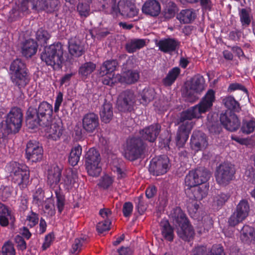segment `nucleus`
<instances>
[{
    "mask_svg": "<svg viewBox=\"0 0 255 255\" xmlns=\"http://www.w3.org/2000/svg\"><path fill=\"white\" fill-rule=\"evenodd\" d=\"M230 196L228 193L220 192L214 197V203L218 207L221 208L227 202Z\"/></svg>",
    "mask_w": 255,
    "mask_h": 255,
    "instance_id": "obj_51",
    "label": "nucleus"
},
{
    "mask_svg": "<svg viewBox=\"0 0 255 255\" xmlns=\"http://www.w3.org/2000/svg\"><path fill=\"white\" fill-rule=\"evenodd\" d=\"M20 203L19 210L21 211H25L28 208V198L26 194L22 195L19 198Z\"/></svg>",
    "mask_w": 255,
    "mask_h": 255,
    "instance_id": "obj_63",
    "label": "nucleus"
},
{
    "mask_svg": "<svg viewBox=\"0 0 255 255\" xmlns=\"http://www.w3.org/2000/svg\"><path fill=\"white\" fill-rule=\"evenodd\" d=\"M170 216L172 219L173 222L177 225L188 220L185 213L178 207H176L172 209Z\"/></svg>",
    "mask_w": 255,
    "mask_h": 255,
    "instance_id": "obj_37",
    "label": "nucleus"
},
{
    "mask_svg": "<svg viewBox=\"0 0 255 255\" xmlns=\"http://www.w3.org/2000/svg\"><path fill=\"white\" fill-rule=\"evenodd\" d=\"M208 189V186L202 184L192 188H186L185 192L190 199L200 201L206 197Z\"/></svg>",
    "mask_w": 255,
    "mask_h": 255,
    "instance_id": "obj_22",
    "label": "nucleus"
},
{
    "mask_svg": "<svg viewBox=\"0 0 255 255\" xmlns=\"http://www.w3.org/2000/svg\"><path fill=\"white\" fill-rule=\"evenodd\" d=\"M101 76L103 77L102 82L104 85L112 86L118 82L117 75L115 76V74H107Z\"/></svg>",
    "mask_w": 255,
    "mask_h": 255,
    "instance_id": "obj_57",
    "label": "nucleus"
},
{
    "mask_svg": "<svg viewBox=\"0 0 255 255\" xmlns=\"http://www.w3.org/2000/svg\"><path fill=\"white\" fill-rule=\"evenodd\" d=\"M239 15L243 29L248 27L251 22L249 11L246 8L239 9Z\"/></svg>",
    "mask_w": 255,
    "mask_h": 255,
    "instance_id": "obj_50",
    "label": "nucleus"
},
{
    "mask_svg": "<svg viewBox=\"0 0 255 255\" xmlns=\"http://www.w3.org/2000/svg\"><path fill=\"white\" fill-rule=\"evenodd\" d=\"M135 209L140 215H142L147 208L142 195H140L135 200Z\"/></svg>",
    "mask_w": 255,
    "mask_h": 255,
    "instance_id": "obj_55",
    "label": "nucleus"
},
{
    "mask_svg": "<svg viewBox=\"0 0 255 255\" xmlns=\"http://www.w3.org/2000/svg\"><path fill=\"white\" fill-rule=\"evenodd\" d=\"M96 64L92 62H86L83 64L79 69V74L82 77L87 78L95 70Z\"/></svg>",
    "mask_w": 255,
    "mask_h": 255,
    "instance_id": "obj_46",
    "label": "nucleus"
},
{
    "mask_svg": "<svg viewBox=\"0 0 255 255\" xmlns=\"http://www.w3.org/2000/svg\"><path fill=\"white\" fill-rule=\"evenodd\" d=\"M126 59V62L123 63L122 64V71L134 70L136 66L135 59L134 56H130L128 57V55L126 54L120 55L119 58L120 63L122 62V60Z\"/></svg>",
    "mask_w": 255,
    "mask_h": 255,
    "instance_id": "obj_38",
    "label": "nucleus"
},
{
    "mask_svg": "<svg viewBox=\"0 0 255 255\" xmlns=\"http://www.w3.org/2000/svg\"><path fill=\"white\" fill-rule=\"evenodd\" d=\"M140 95L141 96L140 103L146 105L154 99L155 92L153 89L147 87L142 90Z\"/></svg>",
    "mask_w": 255,
    "mask_h": 255,
    "instance_id": "obj_39",
    "label": "nucleus"
},
{
    "mask_svg": "<svg viewBox=\"0 0 255 255\" xmlns=\"http://www.w3.org/2000/svg\"><path fill=\"white\" fill-rule=\"evenodd\" d=\"M111 222L109 219L99 222L96 227L97 231L99 234H102L110 229Z\"/></svg>",
    "mask_w": 255,
    "mask_h": 255,
    "instance_id": "obj_58",
    "label": "nucleus"
},
{
    "mask_svg": "<svg viewBox=\"0 0 255 255\" xmlns=\"http://www.w3.org/2000/svg\"><path fill=\"white\" fill-rule=\"evenodd\" d=\"M140 77V72L138 69L122 71L121 74H117V78L118 82L128 85L136 83Z\"/></svg>",
    "mask_w": 255,
    "mask_h": 255,
    "instance_id": "obj_19",
    "label": "nucleus"
},
{
    "mask_svg": "<svg viewBox=\"0 0 255 255\" xmlns=\"http://www.w3.org/2000/svg\"><path fill=\"white\" fill-rule=\"evenodd\" d=\"M68 48L70 54L76 57L81 56L85 52L81 42L76 39H71L69 41Z\"/></svg>",
    "mask_w": 255,
    "mask_h": 255,
    "instance_id": "obj_34",
    "label": "nucleus"
},
{
    "mask_svg": "<svg viewBox=\"0 0 255 255\" xmlns=\"http://www.w3.org/2000/svg\"><path fill=\"white\" fill-rule=\"evenodd\" d=\"M114 181L113 177L105 174L101 177L98 185L100 188L106 190L113 184Z\"/></svg>",
    "mask_w": 255,
    "mask_h": 255,
    "instance_id": "obj_52",
    "label": "nucleus"
},
{
    "mask_svg": "<svg viewBox=\"0 0 255 255\" xmlns=\"http://www.w3.org/2000/svg\"><path fill=\"white\" fill-rule=\"evenodd\" d=\"M223 102L227 110L232 112H239L241 108L239 103L235 99L234 97L229 96L223 99Z\"/></svg>",
    "mask_w": 255,
    "mask_h": 255,
    "instance_id": "obj_42",
    "label": "nucleus"
},
{
    "mask_svg": "<svg viewBox=\"0 0 255 255\" xmlns=\"http://www.w3.org/2000/svg\"><path fill=\"white\" fill-rule=\"evenodd\" d=\"M63 51L62 43L60 42H55L48 46H45L41 53L40 58L47 66L59 67L64 61Z\"/></svg>",
    "mask_w": 255,
    "mask_h": 255,
    "instance_id": "obj_6",
    "label": "nucleus"
},
{
    "mask_svg": "<svg viewBox=\"0 0 255 255\" xmlns=\"http://www.w3.org/2000/svg\"><path fill=\"white\" fill-rule=\"evenodd\" d=\"M147 144L139 137H129L127 139L125 156L130 161L140 158L145 153Z\"/></svg>",
    "mask_w": 255,
    "mask_h": 255,
    "instance_id": "obj_8",
    "label": "nucleus"
},
{
    "mask_svg": "<svg viewBox=\"0 0 255 255\" xmlns=\"http://www.w3.org/2000/svg\"><path fill=\"white\" fill-rule=\"evenodd\" d=\"M196 13L194 9H182L177 14L176 18L181 23H190L196 18Z\"/></svg>",
    "mask_w": 255,
    "mask_h": 255,
    "instance_id": "obj_30",
    "label": "nucleus"
},
{
    "mask_svg": "<svg viewBox=\"0 0 255 255\" xmlns=\"http://www.w3.org/2000/svg\"><path fill=\"white\" fill-rule=\"evenodd\" d=\"M23 121V114L20 108L14 107L7 114L5 120L0 125L5 129V134H15L19 132Z\"/></svg>",
    "mask_w": 255,
    "mask_h": 255,
    "instance_id": "obj_7",
    "label": "nucleus"
},
{
    "mask_svg": "<svg viewBox=\"0 0 255 255\" xmlns=\"http://www.w3.org/2000/svg\"><path fill=\"white\" fill-rule=\"evenodd\" d=\"M145 45L146 42L144 39H131L126 44L125 49L128 53H133Z\"/></svg>",
    "mask_w": 255,
    "mask_h": 255,
    "instance_id": "obj_31",
    "label": "nucleus"
},
{
    "mask_svg": "<svg viewBox=\"0 0 255 255\" xmlns=\"http://www.w3.org/2000/svg\"><path fill=\"white\" fill-rule=\"evenodd\" d=\"M43 149L41 143L35 140H29L26 144L25 158L32 162L40 161L43 157Z\"/></svg>",
    "mask_w": 255,
    "mask_h": 255,
    "instance_id": "obj_13",
    "label": "nucleus"
},
{
    "mask_svg": "<svg viewBox=\"0 0 255 255\" xmlns=\"http://www.w3.org/2000/svg\"><path fill=\"white\" fill-rule=\"evenodd\" d=\"M43 127L46 128L45 130L49 139L57 140L62 134L61 128L56 123L52 124V122H51L49 126Z\"/></svg>",
    "mask_w": 255,
    "mask_h": 255,
    "instance_id": "obj_32",
    "label": "nucleus"
},
{
    "mask_svg": "<svg viewBox=\"0 0 255 255\" xmlns=\"http://www.w3.org/2000/svg\"><path fill=\"white\" fill-rule=\"evenodd\" d=\"M178 226L180 228L177 231V235L180 239L187 242H189L193 239L195 232L189 220L178 225Z\"/></svg>",
    "mask_w": 255,
    "mask_h": 255,
    "instance_id": "obj_24",
    "label": "nucleus"
},
{
    "mask_svg": "<svg viewBox=\"0 0 255 255\" xmlns=\"http://www.w3.org/2000/svg\"><path fill=\"white\" fill-rule=\"evenodd\" d=\"M156 45L160 51L164 53H171L178 50L180 42L174 38L168 37L159 40Z\"/></svg>",
    "mask_w": 255,
    "mask_h": 255,
    "instance_id": "obj_17",
    "label": "nucleus"
},
{
    "mask_svg": "<svg viewBox=\"0 0 255 255\" xmlns=\"http://www.w3.org/2000/svg\"><path fill=\"white\" fill-rule=\"evenodd\" d=\"M204 78L202 76L198 75L195 76L192 80L190 86L191 90L196 93H200L204 90Z\"/></svg>",
    "mask_w": 255,
    "mask_h": 255,
    "instance_id": "obj_44",
    "label": "nucleus"
},
{
    "mask_svg": "<svg viewBox=\"0 0 255 255\" xmlns=\"http://www.w3.org/2000/svg\"><path fill=\"white\" fill-rule=\"evenodd\" d=\"M40 207L42 208L43 212L49 217L54 216L56 213L54 201L51 198H46L43 206Z\"/></svg>",
    "mask_w": 255,
    "mask_h": 255,
    "instance_id": "obj_47",
    "label": "nucleus"
},
{
    "mask_svg": "<svg viewBox=\"0 0 255 255\" xmlns=\"http://www.w3.org/2000/svg\"><path fill=\"white\" fill-rule=\"evenodd\" d=\"M240 234V238L243 243L250 244L255 242V230L249 225H244L241 230Z\"/></svg>",
    "mask_w": 255,
    "mask_h": 255,
    "instance_id": "obj_28",
    "label": "nucleus"
},
{
    "mask_svg": "<svg viewBox=\"0 0 255 255\" xmlns=\"http://www.w3.org/2000/svg\"><path fill=\"white\" fill-rule=\"evenodd\" d=\"M77 182V174L72 170H68L63 175L61 184L65 190H69L75 187V184L78 185Z\"/></svg>",
    "mask_w": 255,
    "mask_h": 255,
    "instance_id": "obj_27",
    "label": "nucleus"
},
{
    "mask_svg": "<svg viewBox=\"0 0 255 255\" xmlns=\"http://www.w3.org/2000/svg\"><path fill=\"white\" fill-rule=\"evenodd\" d=\"M62 170L57 165L51 167L48 170L47 182L50 186H54V191L56 198V207L60 214L65 205V197L59 186H58L61 177Z\"/></svg>",
    "mask_w": 255,
    "mask_h": 255,
    "instance_id": "obj_4",
    "label": "nucleus"
},
{
    "mask_svg": "<svg viewBox=\"0 0 255 255\" xmlns=\"http://www.w3.org/2000/svg\"><path fill=\"white\" fill-rule=\"evenodd\" d=\"M135 103V96L133 91L127 90L123 91L118 100L117 105L119 111L122 112H131Z\"/></svg>",
    "mask_w": 255,
    "mask_h": 255,
    "instance_id": "obj_15",
    "label": "nucleus"
},
{
    "mask_svg": "<svg viewBox=\"0 0 255 255\" xmlns=\"http://www.w3.org/2000/svg\"><path fill=\"white\" fill-rule=\"evenodd\" d=\"M10 80L13 85L19 91H22L28 85L31 80L30 73L24 61L17 58L9 66Z\"/></svg>",
    "mask_w": 255,
    "mask_h": 255,
    "instance_id": "obj_3",
    "label": "nucleus"
},
{
    "mask_svg": "<svg viewBox=\"0 0 255 255\" xmlns=\"http://www.w3.org/2000/svg\"><path fill=\"white\" fill-rule=\"evenodd\" d=\"M169 168V159L164 155L152 159L149 165V171L153 175L166 173Z\"/></svg>",
    "mask_w": 255,
    "mask_h": 255,
    "instance_id": "obj_14",
    "label": "nucleus"
},
{
    "mask_svg": "<svg viewBox=\"0 0 255 255\" xmlns=\"http://www.w3.org/2000/svg\"><path fill=\"white\" fill-rule=\"evenodd\" d=\"M178 7L176 4L173 1H169L162 12L164 19L168 20L173 18L175 16Z\"/></svg>",
    "mask_w": 255,
    "mask_h": 255,
    "instance_id": "obj_45",
    "label": "nucleus"
},
{
    "mask_svg": "<svg viewBox=\"0 0 255 255\" xmlns=\"http://www.w3.org/2000/svg\"><path fill=\"white\" fill-rule=\"evenodd\" d=\"M99 126L97 115L90 113L86 114L82 119V127L88 133H93Z\"/></svg>",
    "mask_w": 255,
    "mask_h": 255,
    "instance_id": "obj_20",
    "label": "nucleus"
},
{
    "mask_svg": "<svg viewBox=\"0 0 255 255\" xmlns=\"http://www.w3.org/2000/svg\"><path fill=\"white\" fill-rule=\"evenodd\" d=\"M38 214L31 210L26 217L25 222H27V226L33 228L38 224Z\"/></svg>",
    "mask_w": 255,
    "mask_h": 255,
    "instance_id": "obj_53",
    "label": "nucleus"
},
{
    "mask_svg": "<svg viewBox=\"0 0 255 255\" xmlns=\"http://www.w3.org/2000/svg\"><path fill=\"white\" fill-rule=\"evenodd\" d=\"M142 12L147 16L155 17L161 12V6L156 0H147L142 5Z\"/></svg>",
    "mask_w": 255,
    "mask_h": 255,
    "instance_id": "obj_23",
    "label": "nucleus"
},
{
    "mask_svg": "<svg viewBox=\"0 0 255 255\" xmlns=\"http://www.w3.org/2000/svg\"><path fill=\"white\" fill-rule=\"evenodd\" d=\"M210 250L206 246H198L192 250L191 255H209Z\"/></svg>",
    "mask_w": 255,
    "mask_h": 255,
    "instance_id": "obj_60",
    "label": "nucleus"
},
{
    "mask_svg": "<svg viewBox=\"0 0 255 255\" xmlns=\"http://www.w3.org/2000/svg\"><path fill=\"white\" fill-rule=\"evenodd\" d=\"M14 241L16 244L18 250L22 252L25 251L27 248V244L24 238L20 235H17L14 238Z\"/></svg>",
    "mask_w": 255,
    "mask_h": 255,
    "instance_id": "obj_59",
    "label": "nucleus"
},
{
    "mask_svg": "<svg viewBox=\"0 0 255 255\" xmlns=\"http://www.w3.org/2000/svg\"><path fill=\"white\" fill-rule=\"evenodd\" d=\"M215 100V92L209 90L199 104L182 111L179 118V126L176 137V145L178 147L184 146L189 138V134L195 123L191 121L199 119L202 114L209 111Z\"/></svg>",
    "mask_w": 255,
    "mask_h": 255,
    "instance_id": "obj_1",
    "label": "nucleus"
},
{
    "mask_svg": "<svg viewBox=\"0 0 255 255\" xmlns=\"http://www.w3.org/2000/svg\"><path fill=\"white\" fill-rule=\"evenodd\" d=\"M101 120L105 123H109L113 116L112 105L110 103H105L100 112Z\"/></svg>",
    "mask_w": 255,
    "mask_h": 255,
    "instance_id": "obj_36",
    "label": "nucleus"
},
{
    "mask_svg": "<svg viewBox=\"0 0 255 255\" xmlns=\"http://www.w3.org/2000/svg\"><path fill=\"white\" fill-rule=\"evenodd\" d=\"M250 205L246 200L243 199L237 205L236 210L230 216L228 223L230 226L235 227L244 220L249 215Z\"/></svg>",
    "mask_w": 255,
    "mask_h": 255,
    "instance_id": "obj_12",
    "label": "nucleus"
},
{
    "mask_svg": "<svg viewBox=\"0 0 255 255\" xmlns=\"http://www.w3.org/2000/svg\"><path fill=\"white\" fill-rule=\"evenodd\" d=\"M77 11L81 17H88L90 12V5L86 3H79L77 6Z\"/></svg>",
    "mask_w": 255,
    "mask_h": 255,
    "instance_id": "obj_56",
    "label": "nucleus"
},
{
    "mask_svg": "<svg viewBox=\"0 0 255 255\" xmlns=\"http://www.w3.org/2000/svg\"><path fill=\"white\" fill-rule=\"evenodd\" d=\"M234 166L228 162H224L217 167L215 177L217 183L225 186L235 178Z\"/></svg>",
    "mask_w": 255,
    "mask_h": 255,
    "instance_id": "obj_11",
    "label": "nucleus"
},
{
    "mask_svg": "<svg viewBox=\"0 0 255 255\" xmlns=\"http://www.w3.org/2000/svg\"><path fill=\"white\" fill-rule=\"evenodd\" d=\"M90 242V238L87 235H83L76 238L72 245L71 253L78 255Z\"/></svg>",
    "mask_w": 255,
    "mask_h": 255,
    "instance_id": "obj_29",
    "label": "nucleus"
},
{
    "mask_svg": "<svg viewBox=\"0 0 255 255\" xmlns=\"http://www.w3.org/2000/svg\"><path fill=\"white\" fill-rule=\"evenodd\" d=\"M220 121L224 128L230 131H236L241 125L237 116L229 110H226L220 114Z\"/></svg>",
    "mask_w": 255,
    "mask_h": 255,
    "instance_id": "obj_16",
    "label": "nucleus"
},
{
    "mask_svg": "<svg viewBox=\"0 0 255 255\" xmlns=\"http://www.w3.org/2000/svg\"><path fill=\"white\" fill-rule=\"evenodd\" d=\"M255 130V120H244L241 127V131L245 134H249Z\"/></svg>",
    "mask_w": 255,
    "mask_h": 255,
    "instance_id": "obj_48",
    "label": "nucleus"
},
{
    "mask_svg": "<svg viewBox=\"0 0 255 255\" xmlns=\"http://www.w3.org/2000/svg\"><path fill=\"white\" fill-rule=\"evenodd\" d=\"M37 48V42L33 39H28L21 43V54L26 58H31L36 53Z\"/></svg>",
    "mask_w": 255,
    "mask_h": 255,
    "instance_id": "obj_25",
    "label": "nucleus"
},
{
    "mask_svg": "<svg viewBox=\"0 0 255 255\" xmlns=\"http://www.w3.org/2000/svg\"><path fill=\"white\" fill-rule=\"evenodd\" d=\"M210 176V172L204 168L190 171L185 178L186 188L205 183L209 179Z\"/></svg>",
    "mask_w": 255,
    "mask_h": 255,
    "instance_id": "obj_10",
    "label": "nucleus"
},
{
    "mask_svg": "<svg viewBox=\"0 0 255 255\" xmlns=\"http://www.w3.org/2000/svg\"><path fill=\"white\" fill-rule=\"evenodd\" d=\"M181 73L180 69L175 67L170 70L165 78L162 80V83L165 87L171 86L176 80Z\"/></svg>",
    "mask_w": 255,
    "mask_h": 255,
    "instance_id": "obj_33",
    "label": "nucleus"
},
{
    "mask_svg": "<svg viewBox=\"0 0 255 255\" xmlns=\"http://www.w3.org/2000/svg\"><path fill=\"white\" fill-rule=\"evenodd\" d=\"M191 147L195 151L205 148L208 144L207 136L203 132L198 130L193 131L190 139Z\"/></svg>",
    "mask_w": 255,
    "mask_h": 255,
    "instance_id": "obj_21",
    "label": "nucleus"
},
{
    "mask_svg": "<svg viewBox=\"0 0 255 255\" xmlns=\"http://www.w3.org/2000/svg\"><path fill=\"white\" fill-rule=\"evenodd\" d=\"M82 148L80 145L72 148L69 156V163L73 166L77 164L82 154Z\"/></svg>",
    "mask_w": 255,
    "mask_h": 255,
    "instance_id": "obj_41",
    "label": "nucleus"
},
{
    "mask_svg": "<svg viewBox=\"0 0 255 255\" xmlns=\"http://www.w3.org/2000/svg\"><path fill=\"white\" fill-rule=\"evenodd\" d=\"M86 169L88 174L93 177L98 176L102 171L100 164L101 155L95 148H91L85 156Z\"/></svg>",
    "mask_w": 255,
    "mask_h": 255,
    "instance_id": "obj_9",
    "label": "nucleus"
},
{
    "mask_svg": "<svg viewBox=\"0 0 255 255\" xmlns=\"http://www.w3.org/2000/svg\"><path fill=\"white\" fill-rule=\"evenodd\" d=\"M118 65V62L116 60H107L101 66L100 74L105 75L107 74H115L114 72Z\"/></svg>",
    "mask_w": 255,
    "mask_h": 255,
    "instance_id": "obj_35",
    "label": "nucleus"
},
{
    "mask_svg": "<svg viewBox=\"0 0 255 255\" xmlns=\"http://www.w3.org/2000/svg\"><path fill=\"white\" fill-rule=\"evenodd\" d=\"M51 35L49 32L43 29L39 28L36 33V39L39 42V44L43 46L47 44V41L50 38Z\"/></svg>",
    "mask_w": 255,
    "mask_h": 255,
    "instance_id": "obj_49",
    "label": "nucleus"
},
{
    "mask_svg": "<svg viewBox=\"0 0 255 255\" xmlns=\"http://www.w3.org/2000/svg\"><path fill=\"white\" fill-rule=\"evenodd\" d=\"M9 221L10 225L13 226L15 221V217L13 215H10V216H0V225L3 227H6L9 225Z\"/></svg>",
    "mask_w": 255,
    "mask_h": 255,
    "instance_id": "obj_61",
    "label": "nucleus"
},
{
    "mask_svg": "<svg viewBox=\"0 0 255 255\" xmlns=\"http://www.w3.org/2000/svg\"><path fill=\"white\" fill-rule=\"evenodd\" d=\"M1 253L2 255H15V250L11 241H7L3 244L1 248Z\"/></svg>",
    "mask_w": 255,
    "mask_h": 255,
    "instance_id": "obj_54",
    "label": "nucleus"
},
{
    "mask_svg": "<svg viewBox=\"0 0 255 255\" xmlns=\"http://www.w3.org/2000/svg\"><path fill=\"white\" fill-rule=\"evenodd\" d=\"M137 9L134 4H125L121 10V15L127 18H133L138 13Z\"/></svg>",
    "mask_w": 255,
    "mask_h": 255,
    "instance_id": "obj_43",
    "label": "nucleus"
},
{
    "mask_svg": "<svg viewBox=\"0 0 255 255\" xmlns=\"http://www.w3.org/2000/svg\"><path fill=\"white\" fill-rule=\"evenodd\" d=\"M133 205L130 202H125L123 207V215L126 218H129L133 211Z\"/></svg>",
    "mask_w": 255,
    "mask_h": 255,
    "instance_id": "obj_62",
    "label": "nucleus"
},
{
    "mask_svg": "<svg viewBox=\"0 0 255 255\" xmlns=\"http://www.w3.org/2000/svg\"><path fill=\"white\" fill-rule=\"evenodd\" d=\"M161 126L157 123L151 125L139 130V134L142 140L154 142L161 131Z\"/></svg>",
    "mask_w": 255,
    "mask_h": 255,
    "instance_id": "obj_18",
    "label": "nucleus"
},
{
    "mask_svg": "<svg viewBox=\"0 0 255 255\" xmlns=\"http://www.w3.org/2000/svg\"><path fill=\"white\" fill-rule=\"evenodd\" d=\"M45 201V192L43 189L38 187L36 189L32 195V203L38 208L43 206Z\"/></svg>",
    "mask_w": 255,
    "mask_h": 255,
    "instance_id": "obj_40",
    "label": "nucleus"
},
{
    "mask_svg": "<svg viewBox=\"0 0 255 255\" xmlns=\"http://www.w3.org/2000/svg\"><path fill=\"white\" fill-rule=\"evenodd\" d=\"M53 107L47 102H41L38 108L29 107L26 112V122L29 128L38 126L47 127L52 121Z\"/></svg>",
    "mask_w": 255,
    "mask_h": 255,
    "instance_id": "obj_2",
    "label": "nucleus"
},
{
    "mask_svg": "<svg viewBox=\"0 0 255 255\" xmlns=\"http://www.w3.org/2000/svg\"><path fill=\"white\" fill-rule=\"evenodd\" d=\"M6 167L12 182L21 189L26 188L30 182L28 167L25 164L14 161L10 162Z\"/></svg>",
    "mask_w": 255,
    "mask_h": 255,
    "instance_id": "obj_5",
    "label": "nucleus"
},
{
    "mask_svg": "<svg viewBox=\"0 0 255 255\" xmlns=\"http://www.w3.org/2000/svg\"><path fill=\"white\" fill-rule=\"evenodd\" d=\"M161 234L164 239L171 242L174 238V228L170 224L168 220L163 219L159 224Z\"/></svg>",
    "mask_w": 255,
    "mask_h": 255,
    "instance_id": "obj_26",
    "label": "nucleus"
},
{
    "mask_svg": "<svg viewBox=\"0 0 255 255\" xmlns=\"http://www.w3.org/2000/svg\"><path fill=\"white\" fill-rule=\"evenodd\" d=\"M209 255H225L223 247L220 245L213 246L210 250Z\"/></svg>",
    "mask_w": 255,
    "mask_h": 255,
    "instance_id": "obj_64",
    "label": "nucleus"
}]
</instances>
